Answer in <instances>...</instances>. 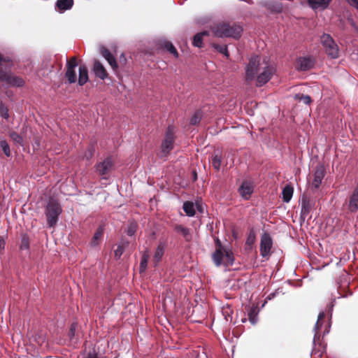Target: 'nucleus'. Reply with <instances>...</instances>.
Instances as JSON below:
<instances>
[{
	"instance_id": "obj_1",
	"label": "nucleus",
	"mask_w": 358,
	"mask_h": 358,
	"mask_svg": "<svg viewBox=\"0 0 358 358\" xmlns=\"http://www.w3.org/2000/svg\"><path fill=\"white\" fill-rule=\"evenodd\" d=\"M275 69L266 59L261 61L259 55L252 56L245 66V81L248 83L255 80L256 87H260L273 77Z\"/></svg>"
},
{
	"instance_id": "obj_2",
	"label": "nucleus",
	"mask_w": 358,
	"mask_h": 358,
	"mask_svg": "<svg viewBox=\"0 0 358 358\" xmlns=\"http://www.w3.org/2000/svg\"><path fill=\"white\" fill-rule=\"evenodd\" d=\"M213 31L217 37H231L238 39L241 36L243 29L236 24L218 23L213 27Z\"/></svg>"
},
{
	"instance_id": "obj_3",
	"label": "nucleus",
	"mask_w": 358,
	"mask_h": 358,
	"mask_svg": "<svg viewBox=\"0 0 358 358\" xmlns=\"http://www.w3.org/2000/svg\"><path fill=\"white\" fill-rule=\"evenodd\" d=\"M62 213V208L60 203L56 199L50 198L45 208L48 227L54 228L57 225Z\"/></svg>"
},
{
	"instance_id": "obj_4",
	"label": "nucleus",
	"mask_w": 358,
	"mask_h": 358,
	"mask_svg": "<svg viewBox=\"0 0 358 358\" xmlns=\"http://www.w3.org/2000/svg\"><path fill=\"white\" fill-rule=\"evenodd\" d=\"M320 42L326 54L332 59L338 57L339 49L332 37L327 34H324L320 37Z\"/></svg>"
},
{
	"instance_id": "obj_5",
	"label": "nucleus",
	"mask_w": 358,
	"mask_h": 358,
	"mask_svg": "<svg viewBox=\"0 0 358 358\" xmlns=\"http://www.w3.org/2000/svg\"><path fill=\"white\" fill-rule=\"evenodd\" d=\"M0 81L10 87H22L24 84V80L21 77L15 76L8 71H6L1 64Z\"/></svg>"
},
{
	"instance_id": "obj_6",
	"label": "nucleus",
	"mask_w": 358,
	"mask_h": 358,
	"mask_svg": "<svg viewBox=\"0 0 358 358\" xmlns=\"http://www.w3.org/2000/svg\"><path fill=\"white\" fill-rule=\"evenodd\" d=\"M78 65L76 57H72L66 60L65 78L69 84L75 83L77 80L76 68Z\"/></svg>"
},
{
	"instance_id": "obj_7",
	"label": "nucleus",
	"mask_w": 358,
	"mask_h": 358,
	"mask_svg": "<svg viewBox=\"0 0 358 358\" xmlns=\"http://www.w3.org/2000/svg\"><path fill=\"white\" fill-rule=\"evenodd\" d=\"M174 141V128L172 126H169L166 131L164 140L162 144V150L164 154H169L172 150Z\"/></svg>"
},
{
	"instance_id": "obj_8",
	"label": "nucleus",
	"mask_w": 358,
	"mask_h": 358,
	"mask_svg": "<svg viewBox=\"0 0 358 358\" xmlns=\"http://www.w3.org/2000/svg\"><path fill=\"white\" fill-rule=\"evenodd\" d=\"M255 185L251 180H244L238 189L240 196L245 200L250 199L254 192Z\"/></svg>"
},
{
	"instance_id": "obj_9",
	"label": "nucleus",
	"mask_w": 358,
	"mask_h": 358,
	"mask_svg": "<svg viewBox=\"0 0 358 358\" xmlns=\"http://www.w3.org/2000/svg\"><path fill=\"white\" fill-rule=\"evenodd\" d=\"M326 169L324 164L319 163L315 169L313 174V180L311 183V187L317 189L320 187L324 177L325 176Z\"/></svg>"
},
{
	"instance_id": "obj_10",
	"label": "nucleus",
	"mask_w": 358,
	"mask_h": 358,
	"mask_svg": "<svg viewBox=\"0 0 358 358\" xmlns=\"http://www.w3.org/2000/svg\"><path fill=\"white\" fill-rule=\"evenodd\" d=\"M272 245L273 241L269 234L264 233L260 241V254L263 257H266L269 255Z\"/></svg>"
},
{
	"instance_id": "obj_11",
	"label": "nucleus",
	"mask_w": 358,
	"mask_h": 358,
	"mask_svg": "<svg viewBox=\"0 0 358 358\" xmlns=\"http://www.w3.org/2000/svg\"><path fill=\"white\" fill-rule=\"evenodd\" d=\"M301 206L300 220L301 221L304 222L310 214V212L314 206V202L307 196L303 194L301 198Z\"/></svg>"
},
{
	"instance_id": "obj_12",
	"label": "nucleus",
	"mask_w": 358,
	"mask_h": 358,
	"mask_svg": "<svg viewBox=\"0 0 358 358\" xmlns=\"http://www.w3.org/2000/svg\"><path fill=\"white\" fill-rule=\"evenodd\" d=\"M314 60L310 57H301L296 61V69L301 71L310 70L314 66Z\"/></svg>"
},
{
	"instance_id": "obj_13",
	"label": "nucleus",
	"mask_w": 358,
	"mask_h": 358,
	"mask_svg": "<svg viewBox=\"0 0 358 358\" xmlns=\"http://www.w3.org/2000/svg\"><path fill=\"white\" fill-rule=\"evenodd\" d=\"M215 244L218 247L212 255V259L215 265L217 267L222 264L224 252L222 251V245L219 238H216Z\"/></svg>"
},
{
	"instance_id": "obj_14",
	"label": "nucleus",
	"mask_w": 358,
	"mask_h": 358,
	"mask_svg": "<svg viewBox=\"0 0 358 358\" xmlns=\"http://www.w3.org/2000/svg\"><path fill=\"white\" fill-rule=\"evenodd\" d=\"M113 166L112 158H104V159L96 165V171L100 175L107 174Z\"/></svg>"
},
{
	"instance_id": "obj_15",
	"label": "nucleus",
	"mask_w": 358,
	"mask_h": 358,
	"mask_svg": "<svg viewBox=\"0 0 358 358\" xmlns=\"http://www.w3.org/2000/svg\"><path fill=\"white\" fill-rule=\"evenodd\" d=\"M348 209L350 213L358 210V184L349 196Z\"/></svg>"
},
{
	"instance_id": "obj_16",
	"label": "nucleus",
	"mask_w": 358,
	"mask_h": 358,
	"mask_svg": "<svg viewBox=\"0 0 358 358\" xmlns=\"http://www.w3.org/2000/svg\"><path fill=\"white\" fill-rule=\"evenodd\" d=\"M100 52L101 55L107 60L111 68L116 71L118 68L117 62L110 50L105 47H101Z\"/></svg>"
},
{
	"instance_id": "obj_17",
	"label": "nucleus",
	"mask_w": 358,
	"mask_h": 358,
	"mask_svg": "<svg viewBox=\"0 0 358 358\" xmlns=\"http://www.w3.org/2000/svg\"><path fill=\"white\" fill-rule=\"evenodd\" d=\"M325 317V313L324 312H320L317 317V320L315 324L314 331H315V335L313 337V343L314 345H316V343L320 340V336L319 334V331L320 330L321 327H322L323 322L322 320Z\"/></svg>"
},
{
	"instance_id": "obj_18",
	"label": "nucleus",
	"mask_w": 358,
	"mask_h": 358,
	"mask_svg": "<svg viewBox=\"0 0 358 358\" xmlns=\"http://www.w3.org/2000/svg\"><path fill=\"white\" fill-rule=\"evenodd\" d=\"M93 71L96 76L101 80H104L108 76V73H107L106 69L98 60L94 61Z\"/></svg>"
},
{
	"instance_id": "obj_19",
	"label": "nucleus",
	"mask_w": 358,
	"mask_h": 358,
	"mask_svg": "<svg viewBox=\"0 0 358 358\" xmlns=\"http://www.w3.org/2000/svg\"><path fill=\"white\" fill-rule=\"evenodd\" d=\"M79 76L78 79V85L80 86L84 85L89 80L88 69L85 64H80L79 68Z\"/></svg>"
},
{
	"instance_id": "obj_20",
	"label": "nucleus",
	"mask_w": 358,
	"mask_h": 358,
	"mask_svg": "<svg viewBox=\"0 0 358 358\" xmlns=\"http://www.w3.org/2000/svg\"><path fill=\"white\" fill-rule=\"evenodd\" d=\"M78 327V324L76 322H73L71 324L69 331L68 332V338L71 344L75 345L77 344L80 339V336L76 333V329Z\"/></svg>"
},
{
	"instance_id": "obj_21",
	"label": "nucleus",
	"mask_w": 358,
	"mask_h": 358,
	"mask_svg": "<svg viewBox=\"0 0 358 358\" xmlns=\"http://www.w3.org/2000/svg\"><path fill=\"white\" fill-rule=\"evenodd\" d=\"M246 310L248 311V316L250 322L252 324H255L257 322V315L259 311L257 306H248L246 308Z\"/></svg>"
},
{
	"instance_id": "obj_22",
	"label": "nucleus",
	"mask_w": 358,
	"mask_h": 358,
	"mask_svg": "<svg viewBox=\"0 0 358 358\" xmlns=\"http://www.w3.org/2000/svg\"><path fill=\"white\" fill-rule=\"evenodd\" d=\"M309 6L313 9H325L329 6L331 0H307Z\"/></svg>"
},
{
	"instance_id": "obj_23",
	"label": "nucleus",
	"mask_w": 358,
	"mask_h": 358,
	"mask_svg": "<svg viewBox=\"0 0 358 358\" xmlns=\"http://www.w3.org/2000/svg\"><path fill=\"white\" fill-rule=\"evenodd\" d=\"M174 231L177 233H180L186 241L189 242L192 240V234L189 228L185 227L182 224H176L174 227Z\"/></svg>"
},
{
	"instance_id": "obj_24",
	"label": "nucleus",
	"mask_w": 358,
	"mask_h": 358,
	"mask_svg": "<svg viewBox=\"0 0 358 358\" xmlns=\"http://www.w3.org/2000/svg\"><path fill=\"white\" fill-rule=\"evenodd\" d=\"M294 193V188L291 185H286L282 191V201L285 203H289L292 198Z\"/></svg>"
},
{
	"instance_id": "obj_25",
	"label": "nucleus",
	"mask_w": 358,
	"mask_h": 358,
	"mask_svg": "<svg viewBox=\"0 0 358 358\" xmlns=\"http://www.w3.org/2000/svg\"><path fill=\"white\" fill-rule=\"evenodd\" d=\"M165 246V243L161 241L159 243L155 250V252L153 255V259L155 262L156 264L161 261L164 253Z\"/></svg>"
},
{
	"instance_id": "obj_26",
	"label": "nucleus",
	"mask_w": 358,
	"mask_h": 358,
	"mask_svg": "<svg viewBox=\"0 0 358 358\" xmlns=\"http://www.w3.org/2000/svg\"><path fill=\"white\" fill-rule=\"evenodd\" d=\"M103 231L104 229L103 226H99L96 229L90 242V245L92 247H96L99 245V241L102 238L103 235Z\"/></svg>"
},
{
	"instance_id": "obj_27",
	"label": "nucleus",
	"mask_w": 358,
	"mask_h": 358,
	"mask_svg": "<svg viewBox=\"0 0 358 358\" xmlns=\"http://www.w3.org/2000/svg\"><path fill=\"white\" fill-rule=\"evenodd\" d=\"M20 250L24 251L26 255L29 254V238L27 234H23L21 236Z\"/></svg>"
},
{
	"instance_id": "obj_28",
	"label": "nucleus",
	"mask_w": 358,
	"mask_h": 358,
	"mask_svg": "<svg viewBox=\"0 0 358 358\" xmlns=\"http://www.w3.org/2000/svg\"><path fill=\"white\" fill-rule=\"evenodd\" d=\"M182 209L188 217H194L195 215V206L192 201H185L183 203Z\"/></svg>"
},
{
	"instance_id": "obj_29",
	"label": "nucleus",
	"mask_w": 358,
	"mask_h": 358,
	"mask_svg": "<svg viewBox=\"0 0 358 358\" xmlns=\"http://www.w3.org/2000/svg\"><path fill=\"white\" fill-rule=\"evenodd\" d=\"M203 36H208V32L207 31H203L202 32L196 34L193 38V45L195 47L201 48L203 43Z\"/></svg>"
},
{
	"instance_id": "obj_30",
	"label": "nucleus",
	"mask_w": 358,
	"mask_h": 358,
	"mask_svg": "<svg viewBox=\"0 0 358 358\" xmlns=\"http://www.w3.org/2000/svg\"><path fill=\"white\" fill-rule=\"evenodd\" d=\"M150 259V255L148 254V252L147 251H145L142 256H141V262H140V265H139V272L140 273H143L147 267H148V260Z\"/></svg>"
},
{
	"instance_id": "obj_31",
	"label": "nucleus",
	"mask_w": 358,
	"mask_h": 358,
	"mask_svg": "<svg viewBox=\"0 0 358 358\" xmlns=\"http://www.w3.org/2000/svg\"><path fill=\"white\" fill-rule=\"evenodd\" d=\"M73 4V0H57V6L61 10L70 9Z\"/></svg>"
},
{
	"instance_id": "obj_32",
	"label": "nucleus",
	"mask_w": 358,
	"mask_h": 358,
	"mask_svg": "<svg viewBox=\"0 0 358 358\" xmlns=\"http://www.w3.org/2000/svg\"><path fill=\"white\" fill-rule=\"evenodd\" d=\"M129 245V241H122L121 243L117 245V249L114 252L115 257L117 259H120L124 252V248L128 247Z\"/></svg>"
},
{
	"instance_id": "obj_33",
	"label": "nucleus",
	"mask_w": 358,
	"mask_h": 358,
	"mask_svg": "<svg viewBox=\"0 0 358 358\" xmlns=\"http://www.w3.org/2000/svg\"><path fill=\"white\" fill-rule=\"evenodd\" d=\"M0 64L2 65L3 70L10 71L13 64L9 57H3V55L0 54Z\"/></svg>"
},
{
	"instance_id": "obj_34",
	"label": "nucleus",
	"mask_w": 358,
	"mask_h": 358,
	"mask_svg": "<svg viewBox=\"0 0 358 358\" xmlns=\"http://www.w3.org/2000/svg\"><path fill=\"white\" fill-rule=\"evenodd\" d=\"M212 45L217 52L223 54L227 58L229 57V53L226 45H221L217 43H213Z\"/></svg>"
},
{
	"instance_id": "obj_35",
	"label": "nucleus",
	"mask_w": 358,
	"mask_h": 358,
	"mask_svg": "<svg viewBox=\"0 0 358 358\" xmlns=\"http://www.w3.org/2000/svg\"><path fill=\"white\" fill-rule=\"evenodd\" d=\"M164 48L171 53L175 57H178V52L173 45L169 41H165L164 43Z\"/></svg>"
},
{
	"instance_id": "obj_36",
	"label": "nucleus",
	"mask_w": 358,
	"mask_h": 358,
	"mask_svg": "<svg viewBox=\"0 0 358 358\" xmlns=\"http://www.w3.org/2000/svg\"><path fill=\"white\" fill-rule=\"evenodd\" d=\"M223 252L224 257L225 258L227 263L230 266L233 265L234 262V257L232 252L229 250L224 249Z\"/></svg>"
},
{
	"instance_id": "obj_37",
	"label": "nucleus",
	"mask_w": 358,
	"mask_h": 358,
	"mask_svg": "<svg viewBox=\"0 0 358 358\" xmlns=\"http://www.w3.org/2000/svg\"><path fill=\"white\" fill-rule=\"evenodd\" d=\"M9 136L15 143L19 145L23 144V138L15 131H10Z\"/></svg>"
},
{
	"instance_id": "obj_38",
	"label": "nucleus",
	"mask_w": 358,
	"mask_h": 358,
	"mask_svg": "<svg viewBox=\"0 0 358 358\" xmlns=\"http://www.w3.org/2000/svg\"><path fill=\"white\" fill-rule=\"evenodd\" d=\"M295 99L299 100L300 101H303L305 104H310L312 102V99L308 95H305L303 94H297L295 95Z\"/></svg>"
},
{
	"instance_id": "obj_39",
	"label": "nucleus",
	"mask_w": 358,
	"mask_h": 358,
	"mask_svg": "<svg viewBox=\"0 0 358 358\" xmlns=\"http://www.w3.org/2000/svg\"><path fill=\"white\" fill-rule=\"evenodd\" d=\"M201 117L202 113L200 110L196 111L190 119V124L192 125L199 124L201 120Z\"/></svg>"
},
{
	"instance_id": "obj_40",
	"label": "nucleus",
	"mask_w": 358,
	"mask_h": 358,
	"mask_svg": "<svg viewBox=\"0 0 358 358\" xmlns=\"http://www.w3.org/2000/svg\"><path fill=\"white\" fill-rule=\"evenodd\" d=\"M138 225L136 222H129L128 224L127 230V234L129 236H132L135 234L136 232Z\"/></svg>"
},
{
	"instance_id": "obj_41",
	"label": "nucleus",
	"mask_w": 358,
	"mask_h": 358,
	"mask_svg": "<svg viewBox=\"0 0 358 358\" xmlns=\"http://www.w3.org/2000/svg\"><path fill=\"white\" fill-rule=\"evenodd\" d=\"M208 161L215 170H220L222 164V158H208Z\"/></svg>"
},
{
	"instance_id": "obj_42",
	"label": "nucleus",
	"mask_w": 358,
	"mask_h": 358,
	"mask_svg": "<svg viewBox=\"0 0 358 358\" xmlns=\"http://www.w3.org/2000/svg\"><path fill=\"white\" fill-rule=\"evenodd\" d=\"M0 148L2 149L3 153L6 157H10V150L8 142L5 140L0 141Z\"/></svg>"
},
{
	"instance_id": "obj_43",
	"label": "nucleus",
	"mask_w": 358,
	"mask_h": 358,
	"mask_svg": "<svg viewBox=\"0 0 358 358\" xmlns=\"http://www.w3.org/2000/svg\"><path fill=\"white\" fill-rule=\"evenodd\" d=\"M0 115L5 119L9 117L8 109L2 102L0 103Z\"/></svg>"
},
{
	"instance_id": "obj_44",
	"label": "nucleus",
	"mask_w": 358,
	"mask_h": 358,
	"mask_svg": "<svg viewBox=\"0 0 358 358\" xmlns=\"http://www.w3.org/2000/svg\"><path fill=\"white\" fill-rule=\"evenodd\" d=\"M255 240V235L253 232L250 233L247 238L246 243L248 245H252L254 243Z\"/></svg>"
},
{
	"instance_id": "obj_45",
	"label": "nucleus",
	"mask_w": 358,
	"mask_h": 358,
	"mask_svg": "<svg viewBox=\"0 0 358 358\" xmlns=\"http://www.w3.org/2000/svg\"><path fill=\"white\" fill-rule=\"evenodd\" d=\"M6 246V241L3 236H0V255L3 252Z\"/></svg>"
},
{
	"instance_id": "obj_46",
	"label": "nucleus",
	"mask_w": 358,
	"mask_h": 358,
	"mask_svg": "<svg viewBox=\"0 0 358 358\" xmlns=\"http://www.w3.org/2000/svg\"><path fill=\"white\" fill-rule=\"evenodd\" d=\"M95 149H96V144L95 143H92V144H90L89 148H88V155L90 156H93L94 154H95Z\"/></svg>"
},
{
	"instance_id": "obj_47",
	"label": "nucleus",
	"mask_w": 358,
	"mask_h": 358,
	"mask_svg": "<svg viewBox=\"0 0 358 358\" xmlns=\"http://www.w3.org/2000/svg\"><path fill=\"white\" fill-rule=\"evenodd\" d=\"M350 6L358 10V0H345Z\"/></svg>"
},
{
	"instance_id": "obj_48",
	"label": "nucleus",
	"mask_w": 358,
	"mask_h": 358,
	"mask_svg": "<svg viewBox=\"0 0 358 358\" xmlns=\"http://www.w3.org/2000/svg\"><path fill=\"white\" fill-rule=\"evenodd\" d=\"M85 358H99V357L97 354L94 351L88 352Z\"/></svg>"
},
{
	"instance_id": "obj_49",
	"label": "nucleus",
	"mask_w": 358,
	"mask_h": 358,
	"mask_svg": "<svg viewBox=\"0 0 358 358\" xmlns=\"http://www.w3.org/2000/svg\"><path fill=\"white\" fill-rule=\"evenodd\" d=\"M277 293H278V290H275V292H272V293L269 294L266 296V300H272V299H273L275 297V296H276Z\"/></svg>"
},
{
	"instance_id": "obj_50",
	"label": "nucleus",
	"mask_w": 358,
	"mask_h": 358,
	"mask_svg": "<svg viewBox=\"0 0 358 358\" xmlns=\"http://www.w3.org/2000/svg\"><path fill=\"white\" fill-rule=\"evenodd\" d=\"M194 206L196 208L199 213H202L203 212V208L201 203H196Z\"/></svg>"
},
{
	"instance_id": "obj_51",
	"label": "nucleus",
	"mask_w": 358,
	"mask_h": 358,
	"mask_svg": "<svg viewBox=\"0 0 358 358\" xmlns=\"http://www.w3.org/2000/svg\"><path fill=\"white\" fill-rule=\"evenodd\" d=\"M126 58L124 57V55L122 54L121 56H120V64H126Z\"/></svg>"
},
{
	"instance_id": "obj_52",
	"label": "nucleus",
	"mask_w": 358,
	"mask_h": 358,
	"mask_svg": "<svg viewBox=\"0 0 358 358\" xmlns=\"http://www.w3.org/2000/svg\"><path fill=\"white\" fill-rule=\"evenodd\" d=\"M333 307H334V304L332 303H331L329 305H328L329 314L330 315V317H331Z\"/></svg>"
},
{
	"instance_id": "obj_53",
	"label": "nucleus",
	"mask_w": 358,
	"mask_h": 358,
	"mask_svg": "<svg viewBox=\"0 0 358 358\" xmlns=\"http://www.w3.org/2000/svg\"><path fill=\"white\" fill-rule=\"evenodd\" d=\"M196 358H207V357L204 352H202L201 354H198Z\"/></svg>"
},
{
	"instance_id": "obj_54",
	"label": "nucleus",
	"mask_w": 358,
	"mask_h": 358,
	"mask_svg": "<svg viewBox=\"0 0 358 358\" xmlns=\"http://www.w3.org/2000/svg\"><path fill=\"white\" fill-rule=\"evenodd\" d=\"M328 333H329V330H327V331H324V334H328Z\"/></svg>"
}]
</instances>
